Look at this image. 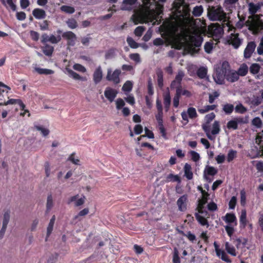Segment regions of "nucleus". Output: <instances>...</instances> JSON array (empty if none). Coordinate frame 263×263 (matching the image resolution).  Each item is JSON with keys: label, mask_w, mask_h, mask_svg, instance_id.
<instances>
[{"label": "nucleus", "mask_w": 263, "mask_h": 263, "mask_svg": "<svg viewBox=\"0 0 263 263\" xmlns=\"http://www.w3.org/2000/svg\"><path fill=\"white\" fill-rule=\"evenodd\" d=\"M165 1H123L121 9L133 10L134 13L131 20L135 25L145 22L157 21L159 16L163 14V7L159 2Z\"/></svg>", "instance_id": "f257e3e1"}, {"label": "nucleus", "mask_w": 263, "mask_h": 263, "mask_svg": "<svg viewBox=\"0 0 263 263\" xmlns=\"http://www.w3.org/2000/svg\"><path fill=\"white\" fill-rule=\"evenodd\" d=\"M259 9H260L259 5H255L253 3L249 4V12L252 15L249 16L246 22V25L254 34H257L263 30V22L257 15H255Z\"/></svg>", "instance_id": "f03ea898"}, {"label": "nucleus", "mask_w": 263, "mask_h": 263, "mask_svg": "<svg viewBox=\"0 0 263 263\" xmlns=\"http://www.w3.org/2000/svg\"><path fill=\"white\" fill-rule=\"evenodd\" d=\"M203 41V39L200 34L189 36L184 51L192 55L198 53L200 50L199 48L201 46Z\"/></svg>", "instance_id": "7ed1b4c3"}, {"label": "nucleus", "mask_w": 263, "mask_h": 263, "mask_svg": "<svg viewBox=\"0 0 263 263\" xmlns=\"http://www.w3.org/2000/svg\"><path fill=\"white\" fill-rule=\"evenodd\" d=\"M208 15L211 21H222L226 17V13L221 7H212L208 10Z\"/></svg>", "instance_id": "20e7f679"}, {"label": "nucleus", "mask_w": 263, "mask_h": 263, "mask_svg": "<svg viewBox=\"0 0 263 263\" xmlns=\"http://www.w3.org/2000/svg\"><path fill=\"white\" fill-rule=\"evenodd\" d=\"M215 115L214 112L210 113L205 116V123L202 125L203 131L205 133L206 136L210 140H213L214 138L210 134V122L214 119Z\"/></svg>", "instance_id": "39448f33"}, {"label": "nucleus", "mask_w": 263, "mask_h": 263, "mask_svg": "<svg viewBox=\"0 0 263 263\" xmlns=\"http://www.w3.org/2000/svg\"><path fill=\"white\" fill-rule=\"evenodd\" d=\"M121 71L119 69H115L113 72L111 69L107 70L106 79L108 81L112 82L115 84H118L120 82V75Z\"/></svg>", "instance_id": "423d86ee"}, {"label": "nucleus", "mask_w": 263, "mask_h": 263, "mask_svg": "<svg viewBox=\"0 0 263 263\" xmlns=\"http://www.w3.org/2000/svg\"><path fill=\"white\" fill-rule=\"evenodd\" d=\"M239 35L238 33H231L227 40L228 44L232 45L235 49H238L242 43V39H240Z\"/></svg>", "instance_id": "0eeeda50"}, {"label": "nucleus", "mask_w": 263, "mask_h": 263, "mask_svg": "<svg viewBox=\"0 0 263 263\" xmlns=\"http://www.w3.org/2000/svg\"><path fill=\"white\" fill-rule=\"evenodd\" d=\"M225 65L229 66L227 62H223L222 65L221 72L217 71L215 76L214 77V79L217 84H222L224 83L226 78L225 74H226V68L224 67Z\"/></svg>", "instance_id": "6e6552de"}, {"label": "nucleus", "mask_w": 263, "mask_h": 263, "mask_svg": "<svg viewBox=\"0 0 263 263\" xmlns=\"http://www.w3.org/2000/svg\"><path fill=\"white\" fill-rule=\"evenodd\" d=\"M256 48V44L255 41H250L248 42L247 45L243 51V57L246 59H250L255 53Z\"/></svg>", "instance_id": "1a4fd4ad"}, {"label": "nucleus", "mask_w": 263, "mask_h": 263, "mask_svg": "<svg viewBox=\"0 0 263 263\" xmlns=\"http://www.w3.org/2000/svg\"><path fill=\"white\" fill-rule=\"evenodd\" d=\"M62 37L67 41V45L68 46H74L77 40L76 35L72 31L64 32L62 34Z\"/></svg>", "instance_id": "9d476101"}, {"label": "nucleus", "mask_w": 263, "mask_h": 263, "mask_svg": "<svg viewBox=\"0 0 263 263\" xmlns=\"http://www.w3.org/2000/svg\"><path fill=\"white\" fill-rule=\"evenodd\" d=\"M214 246L217 256L220 257L221 255V259L227 262L230 263L232 262V260L229 258L226 253L223 250L219 249V246L216 241L214 242Z\"/></svg>", "instance_id": "9b49d317"}, {"label": "nucleus", "mask_w": 263, "mask_h": 263, "mask_svg": "<svg viewBox=\"0 0 263 263\" xmlns=\"http://www.w3.org/2000/svg\"><path fill=\"white\" fill-rule=\"evenodd\" d=\"M210 31L213 36L221 37L223 33L222 27L218 24H213L210 28Z\"/></svg>", "instance_id": "f8f14e48"}, {"label": "nucleus", "mask_w": 263, "mask_h": 263, "mask_svg": "<svg viewBox=\"0 0 263 263\" xmlns=\"http://www.w3.org/2000/svg\"><path fill=\"white\" fill-rule=\"evenodd\" d=\"M10 210H7L6 211L4 214V219L3 221V226L0 231V238H2L4 235L5 233L7 224L9 221L10 219Z\"/></svg>", "instance_id": "ddd939ff"}, {"label": "nucleus", "mask_w": 263, "mask_h": 263, "mask_svg": "<svg viewBox=\"0 0 263 263\" xmlns=\"http://www.w3.org/2000/svg\"><path fill=\"white\" fill-rule=\"evenodd\" d=\"M187 196L185 194L181 196L177 201V205L180 211L184 212L186 210Z\"/></svg>", "instance_id": "4468645a"}, {"label": "nucleus", "mask_w": 263, "mask_h": 263, "mask_svg": "<svg viewBox=\"0 0 263 263\" xmlns=\"http://www.w3.org/2000/svg\"><path fill=\"white\" fill-rule=\"evenodd\" d=\"M118 91L112 88L108 87L104 91V96L110 102L114 101L117 96Z\"/></svg>", "instance_id": "2eb2a0df"}, {"label": "nucleus", "mask_w": 263, "mask_h": 263, "mask_svg": "<svg viewBox=\"0 0 263 263\" xmlns=\"http://www.w3.org/2000/svg\"><path fill=\"white\" fill-rule=\"evenodd\" d=\"M217 173V170L213 166H206L203 173V176L205 180L209 181V182H211L208 176H214Z\"/></svg>", "instance_id": "dca6fc26"}, {"label": "nucleus", "mask_w": 263, "mask_h": 263, "mask_svg": "<svg viewBox=\"0 0 263 263\" xmlns=\"http://www.w3.org/2000/svg\"><path fill=\"white\" fill-rule=\"evenodd\" d=\"M243 119L242 118H236L233 120L229 121L227 124V128L229 129H232L236 130L238 128V124L243 123Z\"/></svg>", "instance_id": "f3484780"}, {"label": "nucleus", "mask_w": 263, "mask_h": 263, "mask_svg": "<svg viewBox=\"0 0 263 263\" xmlns=\"http://www.w3.org/2000/svg\"><path fill=\"white\" fill-rule=\"evenodd\" d=\"M226 79L230 82L233 83L238 80L239 76L238 72L234 70H230L228 72H226L225 74Z\"/></svg>", "instance_id": "a211bd4d"}, {"label": "nucleus", "mask_w": 263, "mask_h": 263, "mask_svg": "<svg viewBox=\"0 0 263 263\" xmlns=\"http://www.w3.org/2000/svg\"><path fill=\"white\" fill-rule=\"evenodd\" d=\"M103 77V72L100 66H98L93 73V81L96 84L100 83Z\"/></svg>", "instance_id": "6ab92c4d"}, {"label": "nucleus", "mask_w": 263, "mask_h": 263, "mask_svg": "<svg viewBox=\"0 0 263 263\" xmlns=\"http://www.w3.org/2000/svg\"><path fill=\"white\" fill-rule=\"evenodd\" d=\"M79 197V195L78 194L71 197L70 198H69L67 203L70 204L72 202H74L76 206H79L83 204L85 201L84 199L82 198H78Z\"/></svg>", "instance_id": "aec40b11"}, {"label": "nucleus", "mask_w": 263, "mask_h": 263, "mask_svg": "<svg viewBox=\"0 0 263 263\" xmlns=\"http://www.w3.org/2000/svg\"><path fill=\"white\" fill-rule=\"evenodd\" d=\"M33 15L36 19H43L46 17V14L45 11L40 8H35L32 11Z\"/></svg>", "instance_id": "412c9836"}, {"label": "nucleus", "mask_w": 263, "mask_h": 263, "mask_svg": "<svg viewBox=\"0 0 263 263\" xmlns=\"http://www.w3.org/2000/svg\"><path fill=\"white\" fill-rule=\"evenodd\" d=\"M171 98L170 93L169 91H167L163 95V104L166 111H168L171 105Z\"/></svg>", "instance_id": "4be33fe9"}, {"label": "nucleus", "mask_w": 263, "mask_h": 263, "mask_svg": "<svg viewBox=\"0 0 263 263\" xmlns=\"http://www.w3.org/2000/svg\"><path fill=\"white\" fill-rule=\"evenodd\" d=\"M184 176L188 180H191L193 178V174L192 172V167L190 164L185 163L184 166Z\"/></svg>", "instance_id": "5701e85b"}, {"label": "nucleus", "mask_w": 263, "mask_h": 263, "mask_svg": "<svg viewBox=\"0 0 263 263\" xmlns=\"http://www.w3.org/2000/svg\"><path fill=\"white\" fill-rule=\"evenodd\" d=\"M158 86L160 88L163 87V73L161 69H158L156 71Z\"/></svg>", "instance_id": "b1692460"}, {"label": "nucleus", "mask_w": 263, "mask_h": 263, "mask_svg": "<svg viewBox=\"0 0 263 263\" xmlns=\"http://www.w3.org/2000/svg\"><path fill=\"white\" fill-rule=\"evenodd\" d=\"M55 220V215H53L52 217V218H51V219L50 220V222H49L48 226L47 227V235H46V241H47L48 237H49V236L50 235V234H51V233L52 232Z\"/></svg>", "instance_id": "393cba45"}, {"label": "nucleus", "mask_w": 263, "mask_h": 263, "mask_svg": "<svg viewBox=\"0 0 263 263\" xmlns=\"http://www.w3.org/2000/svg\"><path fill=\"white\" fill-rule=\"evenodd\" d=\"M57 33L60 34L62 33V30L59 29L57 31ZM61 40V37L60 35H58L57 36H54L53 34L50 35L49 38L48 39L49 42L52 44H57L60 42Z\"/></svg>", "instance_id": "a878e982"}, {"label": "nucleus", "mask_w": 263, "mask_h": 263, "mask_svg": "<svg viewBox=\"0 0 263 263\" xmlns=\"http://www.w3.org/2000/svg\"><path fill=\"white\" fill-rule=\"evenodd\" d=\"M240 226L241 228H245L247 224V213L245 210H242L240 216Z\"/></svg>", "instance_id": "bb28decb"}, {"label": "nucleus", "mask_w": 263, "mask_h": 263, "mask_svg": "<svg viewBox=\"0 0 263 263\" xmlns=\"http://www.w3.org/2000/svg\"><path fill=\"white\" fill-rule=\"evenodd\" d=\"M236 72H238L239 76L244 77L248 72V67L247 64L243 63L240 65Z\"/></svg>", "instance_id": "cd10ccee"}, {"label": "nucleus", "mask_w": 263, "mask_h": 263, "mask_svg": "<svg viewBox=\"0 0 263 263\" xmlns=\"http://www.w3.org/2000/svg\"><path fill=\"white\" fill-rule=\"evenodd\" d=\"M195 216L196 219L198 221V222L202 226H206L207 227H209V222L207 219L204 218L203 216L200 215L198 213H195Z\"/></svg>", "instance_id": "c85d7f7f"}, {"label": "nucleus", "mask_w": 263, "mask_h": 263, "mask_svg": "<svg viewBox=\"0 0 263 263\" xmlns=\"http://www.w3.org/2000/svg\"><path fill=\"white\" fill-rule=\"evenodd\" d=\"M178 231L179 234L186 237L187 239L192 242H193L196 240V236L194 234H192L191 231H188L186 233H185L182 230H178Z\"/></svg>", "instance_id": "c756f323"}, {"label": "nucleus", "mask_w": 263, "mask_h": 263, "mask_svg": "<svg viewBox=\"0 0 263 263\" xmlns=\"http://www.w3.org/2000/svg\"><path fill=\"white\" fill-rule=\"evenodd\" d=\"M223 220L228 223H236V217L233 213H227Z\"/></svg>", "instance_id": "7c9ffc66"}, {"label": "nucleus", "mask_w": 263, "mask_h": 263, "mask_svg": "<svg viewBox=\"0 0 263 263\" xmlns=\"http://www.w3.org/2000/svg\"><path fill=\"white\" fill-rule=\"evenodd\" d=\"M225 249L227 252L233 256H236L235 248L228 242L225 243Z\"/></svg>", "instance_id": "2f4dec72"}, {"label": "nucleus", "mask_w": 263, "mask_h": 263, "mask_svg": "<svg viewBox=\"0 0 263 263\" xmlns=\"http://www.w3.org/2000/svg\"><path fill=\"white\" fill-rule=\"evenodd\" d=\"M220 130L219 122L218 121H215L212 125V129L210 133L212 135H215L219 133Z\"/></svg>", "instance_id": "473e14b6"}, {"label": "nucleus", "mask_w": 263, "mask_h": 263, "mask_svg": "<svg viewBox=\"0 0 263 263\" xmlns=\"http://www.w3.org/2000/svg\"><path fill=\"white\" fill-rule=\"evenodd\" d=\"M68 73L69 74L70 76L72 77L74 80H81V81H85L86 80L85 78H83L81 77L79 74L77 73V72H74L71 69H69L68 70Z\"/></svg>", "instance_id": "72a5a7b5"}, {"label": "nucleus", "mask_w": 263, "mask_h": 263, "mask_svg": "<svg viewBox=\"0 0 263 263\" xmlns=\"http://www.w3.org/2000/svg\"><path fill=\"white\" fill-rule=\"evenodd\" d=\"M53 205L52 196L51 194H49L47 196L46 203V213H48L52 209Z\"/></svg>", "instance_id": "f704fd0d"}, {"label": "nucleus", "mask_w": 263, "mask_h": 263, "mask_svg": "<svg viewBox=\"0 0 263 263\" xmlns=\"http://www.w3.org/2000/svg\"><path fill=\"white\" fill-rule=\"evenodd\" d=\"M260 69V66L259 64L253 63L250 67V72L253 74H257Z\"/></svg>", "instance_id": "c9c22d12"}, {"label": "nucleus", "mask_w": 263, "mask_h": 263, "mask_svg": "<svg viewBox=\"0 0 263 263\" xmlns=\"http://www.w3.org/2000/svg\"><path fill=\"white\" fill-rule=\"evenodd\" d=\"M187 113L189 118L191 119H194L198 117L196 109L193 107H190L187 108Z\"/></svg>", "instance_id": "e433bc0d"}, {"label": "nucleus", "mask_w": 263, "mask_h": 263, "mask_svg": "<svg viewBox=\"0 0 263 263\" xmlns=\"http://www.w3.org/2000/svg\"><path fill=\"white\" fill-rule=\"evenodd\" d=\"M207 69L204 67H200L197 71V74L200 79H204L207 74Z\"/></svg>", "instance_id": "4c0bfd02"}, {"label": "nucleus", "mask_w": 263, "mask_h": 263, "mask_svg": "<svg viewBox=\"0 0 263 263\" xmlns=\"http://www.w3.org/2000/svg\"><path fill=\"white\" fill-rule=\"evenodd\" d=\"M234 107L233 104L227 103L223 106L222 109L226 114L230 115L234 110Z\"/></svg>", "instance_id": "58836bf2"}, {"label": "nucleus", "mask_w": 263, "mask_h": 263, "mask_svg": "<svg viewBox=\"0 0 263 263\" xmlns=\"http://www.w3.org/2000/svg\"><path fill=\"white\" fill-rule=\"evenodd\" d=\"M178 28L177 26L172 25L169 26L167 28L165 29V33L167 35H174L175 34L176 32L177 31Z\"/></svg>", "instance_id": "ea45409f"}, {"label": "nucleus", "mask_w": 263, "mask_h": 263, "mask_svg": "<svg viewBox=\"0 0 263 263\" xmlns=\"http://www.w3.org/2000/svg\"><path fill=\"white\" fill-rule=\"evenodd\" d=\"M53 51V47L48 44H46L43 50V53L47 56H51L52 54Z\"/></svg>", "instance_id": "a19ab883"}, {"label": "nucleus", "mask_w": 263, "mask_h": 263, "mask_svg": "<svg viewBox=\"0 0 263 263\" xmlns=\"http://www.w3.org/2000/svg\"><path fill=\"white\" fill-rule=\"evenodd\" d=\"M237 151L233 149H230L227 155V161L229 162H232L237 157Z\"/></svg>", "instance_id": "79ce46f5"}, {"label": "nucleus", "mask_w": 263, "mask_h": 263, "mask_svg": "<svg viewBox=\"0 0 263 263\" xmlns=\"http://www.w3.org/2000/svg\"><path fill=\"white\" fill-rule=\"evenodd\" d=\"M35 71L40 74H51L54 73V71L51 69H43L41 68H36Z\"/></svg>", "instance_id": "37998d69"}, {"label": "nucleus", "mask_w": 263, "mask_h": 263, "mask_svg": "<svg viewBox=\"0 0 263 263\" xmlns=\"http://www.w3.org/2000/svg\"><path fill=\"white\" fill-rule=\"evenodd\" d=\"M217 107L216 105H206L203 108L198 109V111L200 114H204L210 110H214Z\"/></svg>", "instance_id": "c03bdc74"}, {"label": "nucleus", "mask_w": 263, "mask_h": 263, "mask_svg": "<svg viewBox=\"0 0 263 263\" xmlns=\"http://www.w3.org/2000/svg\"><path fill=\"white\" fill-rule=\"evenodd\" d=\"M61 10L68 14H72L74 12L75 9L73 7L63 5L61 6Z\"/></svg>", "instance_id": "a18cd8bd"}, {"label": "nucleus", "mask_w": 263, "mask_h": 263, "mask_svg": "<svg viewBox=\"0 0 263 263\" xmlns=\"http://www.w3.org/2000/svg\"><path fill=\"white\" fill-rule=\"evenodd\" d=\"M210 194L209 193H206L202 195V198L198 200L199 205L204 206L208 202V200L209 198Z\"/></svg>", "instance_id": "49530a36"}, {"label": "nucleus", "mask_w": 263, "mask_h": 263, "mask_svg": "<svg viewBox=\"0 0 263 263\" xmlns=\"http://www.w3.org/2000/svg\"><path fill=\"white\" fill-rule=\"evenodd\" d=\"M66 24L70 29H75L78 27V23L74 18H69L66 21Z\"/></svg>", "instance_id": "de8ad7c7"}, {"label": "nucleus", "mask_w": 263, "mask_h": 263, "mask_svg": "<svg viewBox=\"0 0 263 263\" xmlns=\"http://www.w3.org/2000/svg\"><path fill=\"white\" fill-rule=\"evenodd\" d=\"M262 102L261 98L259 96H254L251 100L250 104L253 106H257Z\"/></svg>", "instance_id": "09e8293b"}, {"label": "nucleus", "mask_w": 263, "mask_h": 263, "mask_svg": "<svg viewBox=\"0 0 263 263\" xmlns=\"http://www.w3.org/2000/svg\"><path fill=\"white\" fill-rule=\"evenodd\" d=\"M213 48V42H206L204 45V49L207 53H210Z\"/></svg>", "instance_id": "8fccbe9b"}, {"label": "nucleus", "mask_w": 263, "mask_h": 263, "mask_svg": "<svg viewBox=\"0 0 263 263\" xmlns=\"http://www.w3.org/2000/svg\"><path fill=\"white\" fill-rule=\"evenodd\" d=\"M13 2V1H2L4 6L7 8H10L12 11H14L16 9V6Z\"/></svg>", "instance_id": "3c124183"}, {"label": "nucleus", "mask_w": 263, "mask_h": 263, "mask_svg": "<svg viewBox=\"0 0 263 263\" xmlns=\"http://www.w3.org/2000/svg\"><path fill=\"white\" fill-rule=\"evenodd\" d=\"M133 88V83L130 81H127L125 82V83L124 84L123 87H122V90L124 91H127L129 92L132 90Z\"/></svg>", "instance_id": "603ef678"}, {"label": "nucleus", "mask_w": 263, "mask_h": 263, "mask_svg": "<svg viewBox=\"0 0 263 263\" xmlns=\"http://www.w3.org/2000/svg\"><path fill=\"white\" fill-rule=\"evenodd\" d=\"M252 124L256 128H260L262 125V122L259 117H255L252 120Z\"/></svg>", "instance_id": "864d4df0"}, {"label": "nucleus", "mask_w": 263, "mask_h": 263, "mask_svg": "<svg viewBox=\"0 0 263 263\" xmlns=\"http://www.w3.org/2000/svg\"><path fill=\"white\" fill-rule=\"evenodd\" d=\"M126 41L129 46L132 48H137L138 47V44L131 37H127Z\"/></svg>", "instance_id": "5fc2aeb1"}, {"label": "nucleus", "mask_w": 263, "mask_h": 263, "mask_svg": "<svg viewBox=\"0 0 263 263\" xmlns=\"http://www.w3.org/2000/svg\"><path fill=\"white\" fill-rule=\"evenodd\" d=\"M34 128L39 131H41L42 134L44 136H46L49 135V129L44 128L43 127L39 125H35Z\"/></svg>", "instance_id": "6e6d98bb"}, {"label": "nucleus", "mask_w": 263, "mask_h": 263, "mask_svg": "<svg viewBox=\"0 0 263 263\" xmlns=\"http://www.w3.org/2000/svg\"><path fill=\"white\" fill-rule=\"evenodd\" d=\"M203 12V8L202 6H196L193 11V14L195 16H199Z\"/></svg>", "instance_id": "4d7b16f0"}, {"label": "nucleus", "mask_w": 263, "mask_h": 263, "mask_svg": "<svg viewBox=\"0 0 263 263\" xmlns=\"http://www.w3.org/2000/svg\"><path fill=\"white\" fill-rule=\"evenodd\" d=\"M145 29V28L144 26H138L135 29L134 33L136 36L140 37L142 36Z\"/></svg>", "instance_id": "13d9d810"}, {"label": "nucleus", "mask_w": 263, "mask_h": 263, "mask_svg": "<svg viewBox=\"0 0 263 263\" xmlns=\"http://www.w3.org/2000/svg\"><path fill=\"white\" fill-rule=\"evenodd\" d=\"M116 104L117 109L120 110L124 107L125 103L122 99L118 98L116 101Z\"/></svg>", "instance_id": "bf43d9fd"}, {"label": "nucleus", "mask_w": 263, "mask_h": 263, "mask_svg": "<svg viewBox=\"0 0 263 263\" xmlns=\"http://www.w3.org/2000/svg\"><path fill=\"white\" fill-rule=\"evenodd\" d=\"M235 111L236 112L243 114L247 111V109L241 103L237 105L235 107Z\"/></svg>", "instance_id": "052dcab7"}, {"label": "nucleus", "mask_w": 263, "mask_h": 263, "mask_svg": "<svg viewBox=\"0 0 263 263\" xmlns=\"http://www.w3.org/2000/svg\"><path fill=\"white\" fill-rule=\"evenodd\" d=\"M76 154L72 153L68 157L67 160L71 162L73 164L79 165L80 160L79 159H76L74 158Z\"/></svg>", "instance_id": "680f3d73"}, {"label": "nucleus", "mask_w": 263, "mask_h": 263, "mask_svg": "<svg viewBox=\"0 0 263 263\" xmlns=\"http://www.w3.org/2000/svg\"><path fill=\"white\" fill-rule=\"evenodd\" d=\"M181 96H179V92L175 93L173 98V106L175 108H177L179 105V100Z\"/></svg>", "instance_id": "e2e57ef3"}, {"label": "nucleus", "mask_w": 263, "mask_h": 263, "mask_svg": "<svg viewBox=\"0 0 263 263\" xmlns=\"http://www.w3.org/2000/svg\"><path fill=\"white\" fill-rule=\"evenodd\" d=\"M236 203H237V198L236 196H233L230 201H229V209H234L235 206H236Z\"/></svg>", "instance_id": "0e129e2a"}, {"label": "nucleus", "mask_w": 263, "mask_h": 263, "mask_svg": "<svg viewBox=\"0 0 263 263\" xmlns=\"http://www.w3.org/2000/svg\"><path fill=\"white\" fill-rule=\"evenodd\" d=\"M219 93L217 91H214L213 94H210L209 97V102L210 103L212 104L216 98H218Z\"/></svg>", "instance_id": "69168bd1"}, {"label": "nucleus", "mask_w": 263, "mask_h": 263, "mask_svg": "<svg viewBox=\"0 0 263 263\" xmlns=\"http://www.w3.org/2000/svg\"><path fill=\"white\" fill-rule=\"evenodd\" d=\"M192 160L194 162H197L200 159L199 154L195 151H192L190 152Z\"/></svg>", "instance_id": "338daca9"}, {"label": "nucleus", "mask_w": 263, "mask_h": 263, "mask_svg": "<svg viewBox=\"0 0 263 263\" xmlns=\"http://www.w3.org/2000/svg\"><path fill=\"white\" fill-rule=\"evenodd\" d=\"M30 35L33 41L36 42L39 40L40 34L37 32L31 30L30 31Z\"/></svg>", "instance_id": "774afa93"}]
</instances>
